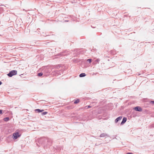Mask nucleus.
Returning <instances> with one entry per match:
<instances>
[{"mask_svg": "<svg viewBox=\"0 0 154 154\" xmlns=\"http://www.w3.org/2000/svg\"><path fill=\"white\" fill-rule=\"evenodd\" d=\"M131 69H128L127 70V72H126V73H127V72H128V73H129V72H131Z\"/></svg>", "mask_w": 154, "mask_h": 154, "instance_id": "nucleus-18", "label": "nucleus"}, {"mask_svg": "<svg viewBox=\"0 0 154 154\" xmlns=\"http://www.w3.org/2000/svg\"><path fill=\"white\" fill-rule=\"evenodd\" d=\"M3 119L5 122H8L10 120V118L9 117H6L4 118Z\"/></svg>", "mask_w": 154, "mask_h": 154, "instance_id": "nucleus-13", "label": "nucleus"}, {"mask_svg": "<svg viewBox=\"0 0 154 154\" xmlns=\"http://www.w3.org/2000/svg\"><path fill=\"white\" fill-rule=\"evenodd\" d=\"M42 72L44 76H48L49 75L50 71L48 68L46 67H44L42 70Z\"/></svg>", "mask_w": 154, "mask_h": 154, "instance_id": "nucleus-2", "label": "nucleus"}, {"mask_svg": "<svg viewBox=\"0 0 154 154\" xmlns=\"http://www.w3.org/2000/svg\"><path fill=\"white\" fill-rule=\"evenodd\" d=\"M44 111V109H36L35 110V111L36 112H42Z\"/></svg>", "mask_w": 154, "mask_h": 154, "instance_id": "nucleus-9", "label": "nucleus"}, {"mask_svg": "<svg viewBox=\"0 0 154 154\" xmlns=\"http://www.w3.org/2000/svg\"><path fill=\"white\" fill-rule=\"evenodd\" d=\"M92 61L91 59L90 58L87 60V61L89 62V63H91Z\"/></svg>", "mask_w": 154, "mask_h": 154, "instance_id": "nucleus-17", "label": "nucleus"}, {"mask_svg": "<svg viewBox=\"0 0 154 154\" xmlns=\"http://www.w3.org/2000/svg\"><path fill=\"white\" fill-rule=\"evenodd\" d=\"M133 109L136 111L141 112L142 111L141 107L140 106H136L133 108Z\"/></svg>", "mask_w": 154, "mask_h": 154, "instance_id": "nucleus-5", "label": "nucleus"}, {"mask_svg": "<svg viewBox=\"0 0 154 154\" xmlns=\"http://www.w3.org/2000/svg\"><path fill=\"white\" fill-rule=\"evenodd\" d=\"M21 135L20 134L19 132H16L14 133L12 136L11 135H10L8 137H12L14 140H16Z\"/></svg>", "mask_w": 154, "mask_h": 154, "instance_id": "nucleus-3", "label": "nucleus"}, {"mask_svg": "<svg viewBox=\"0 0 154 154\" xmlns=\"http://www.w3.org/2000/svg\"><path fill=\"white\" fill-rule=\"evenodd\" d=\"M48 113V112H42V113H41V114L42 116H44V115H46V114H47Z\"/></svg>", "mask_w": 154, "mask_h": 154, "instance_id": "nucleus-16", "label": "nucleus"}, {"mask_svg": "<svg viewBox=\"0 0 154 154\" xmlns=\"http://www.w3.org/2000/svg\"><path fill=\"white\" fill-rule=\"evenodd\" d=\"M127 118L126 117H124L123 118L122 122L120 123V125H122L124 124L126 122Z\"/></svg>", "mask_w": 154, "mask_h": 154, "instance_id": "nucleus-6", "label": "nucleus"}, {"mask_svg": "<svg viewBox=\"0 0 154 154\" xmlns=\"http://www.w3.org/2000/svg\"><path fill=\"white\" fill-rule=\"evenodd\" d=\"M78 49H74V52H77L78 51Z\"/></svg>", "mask_w": 154, "mask_h": 154, "instance_id": "nucleus-26", "label": "nucleus"}, {"mask_svg": "<svg viewBox=\"0 0 154 154\" xmlns=\"http://www.w3.org/2000/svg\"><path fill=\"white\" fill-rule=\"evenodd\" d=\"M100 61V59L99 58L97 59L94 60L93 63L96 64L97 63H99Z\"/></svg>", "mask_w": 154, "mask_h": 154, "instance_id": "nucleus-10", "label": "nucleus"}, {"mask_svg": "<svg viewBox=\"0 0 154 154\" xmlns=\"http://www.w3.org/2000/svg\"><path fill=\"white\" fill-rule=\"evenodd\" d=\"M86 75L85 73H82L80 74L79 76L80 77H83L85 76Z\"/></svg>", "mask_w": 154, "mask_h": 154, "instance_id": "nucleus-11", "label": "nucleus"}, {"mask_svg": "<svg viewBox=\"0 0 154 154\" xmlns=\"http://www.w3.org/2000/svg\"><path fill=\"white\" fill-rule=\"evenodd\" d=\"M148 110L146 109H145L143 111V112L144 113H147L148 112Z\"/></svg>", "mask_w": 154, "mask_h": 154, "instance_id": "nucleus-20", "label": "nucleus"}, {"mask_svg": "<svg viewBox=\"0 0 154 154\" xmlns=\"http://www.w3.org/2000/svg\"><path fill=\"white\" fill-rule=\"evenodd\" d=\"M43 75H44V74L42 71L41 72H40L38 73L37 74V76H39V77H41Z\"/></svg>", "mask_w": 154, "mask_h": 154, "instance_id": "nucleus-12", "label": "nucleus"}, {"mask_svg": "<svg viewBox=\"0 0 154 154\" xmlns=\"http://www.w3.org/2000/svg\"><path fill=\"white\" fill-rule=\"evenodd\" d=\"M53 151L54 152H55L56 150H57V147H53Z\"/></svg>", "mask_w": 154, "mask_h": 154, "instance_id": "nucleus-21", "label": "nucleus"}, {"mask_svg": "<svg viewBox=\"0 0 154 154\" xmlns=\"http://www.w3.org/2000/svg\"><path fill=\"white\" fill-rule=\"evenodd\" d=\"M60 65H58V66H57V68H58H58H60Z\"/></svg>", "mask_w": 154, "mask_h": 154, "instance_id": "nucleus-27", "label": "nucleus"}, {"mask_svg": "<svg viewBox=\"0 0 154 154\" xmlns=\"http://www.w3.org/2000/svg\"><path fill=\"white\" fill-rule=\"evenodd\" d=\"M91 107V106H90V105H88L86 106L85 107L86 109H88Z\"/></svg>", "mask_w": 154, "mask_h": 154, "instance_id": "nucleus-19", "label": "nucleus"}, {"mask_svg": "<svg viewBox=\"0 0 154 154\" xmlns=\"http://www.w3.org/2000/svg\"><path fill=\"white\" fill-rule=\"evenodd\" d=\"M126 154H134L132 152H128L126 153Z\"/></svg>", "mask_w": 154, "mask_h": 154, "instance_id": "nucleus-25", "label": "nucleus"}, {"mask_svg": "<svg viewBox=\"0 0 154 154\" xmlns=\"http://www.w3.org/2000/svg\"><path fill=\"white\" fill-rule=\"evenodd\" d=\"M17 71L16 70H12L10 71L9 73L7 74L9 77H12V76L17 74Z\"/></svg>", "mask_w": 154, "mask_h": 154, "instance_id": "nucleus-4", "label": "nucleus"}, {"mask_svg": "<svg viewBox=\"0 0 154 154\" xmlns=\"http://www.w3.org/2000/svg\"><path fill=\"white\" fill-rule=\"evenodd\" d=\"M79 102V99H77L76 100H75L74 102V103L75 104H76L78 103Z\"/></svg>", "mask_w": 154, "mask_h": 154, "instance_id": "nucleus-15", "label": "nucleus"}, {"mask_svg": "<svg viewBox=\"0 0 154 154\" xmlns=\"http://www.w3.org/2000/svg\"><path fill=\"white\" fill-rule=\"evenodd\" d=\"M36 144H37V146H39V145L38 143H36Z\"/></svg>", "mask_w": 154, "mask_h": 154, "instance_id": "nucleus-28", "label": "nucleus"}, {"mask_svg": "<svg viewBox=\"0 0 154 154\" xmlns=\"http://www.w3.org/2000/svg\"><path fill=\"white\" fill-rule=\"evenodd\" d=\"M122 118V116H120L116 119L115 120V122L117 123Z\"/></svg>", "mask_w": 154, "mask_h": 154, "instance_id": "nucleus-7", "label": "nucleus"}, {"mask_svg": "<svg viewBox=\"0 0 154 154\" xmlns=\"http://www.w3.org/2000/svg\"><path fill=\"white\" fill-rule=\"evenodd\" d=\"M150 103L154 104V101H149Z\"/></svg>", "mask_w": 154, "mask_h": 154, "instance_id": "nucleus-22", "label": "nucleus"}, {"mask_svg": "<svg viewBox=\"0 0 154 154\" xmlns=\"http://www.w3.org/2000/svg\"><path fill=\"white\" fill-rule=\"evenodd\" d=\"M3 110L2 109H0V114H2L3 113Z\"/></svg>", "mask_w": 154, "mask_h": 154, "instance_id": "nucleus-23", "label": "nucleus"}, {"mask_svg": "<svg viewBox=\"0 0 154 154\" xmlns=\"http://www.w3.org/2000/svg\"><path fill=\"white\" fill-rule=\"evenodd\" d=\"M150 127L152 128H154V124L151 125Z\"/></svg>", "mask_w": 154, "mask_h": 154, "instance_id": "nucleus-24", "label": "nucleus"}, {"mask_svg": "<svg viewBox=\"0 0 154 154\" xmlns=\"http://www.w3.org/2000/svg\"><path fill=\"white\" fill-rule=\"evenodd\" d=\"M53 142L51 139L47 137H42L38 140V143L43 146L45 149L51 146Z\"/></svg>", "mask_w": 154, "mask_h": 154, "instance_id": "nucleus-1", "label": "nucleus"}, {"mask_svg": "<svg viewBox=\"0 0 154 154\" xmlns=\"http://www.w3.org/2000/svg\"><path fill=\"white\" fill-rule=\"evenodd\" d=\"M69 21V20H65V22H68Z\"/></svg>", "mask_w": 154, "mask_h": 154, "instance_id": "nucleus-30", "label": "nucleus"}, {"mask_svg": "<svg viewBox=\"0 0 154 154\" xmlns=\"http://www.w3.org/2000/svg\"><path fill=\"white\" fill-rule=\"evenodd\" d=\"M2 82L0 81V85L2 84Z\"/></svg>", "mask_w": 154, "mask_h": 154, "instance_id": "nucleus-29", "label": "nucleus"}, {"mask_svg": "<svg viewBox=\"0 0 154 154\" xmlns=\"http://www.w3.org/2000/svg\"><path fill=\"white\" fill-rule=\"evenodd\" d=\"M106 136H107V137H109V135L108 134H106V133H103L101 134L100 135V137H104Z\"/></svg>", "mask_w": 154, "mask_h": 154, "instance_id": "nucleus-8", "label": "nucleus"}, {"mask_svg": "<svg viewBox=\"0 0 154 154\" xmlns=\"http://www.w3.org/2000/svg\"><path fill=\"white\" fill-rule=\"evenodd\" d=\"M65 52H61V53H58L57 54V55L58 56H59V55H61V56H65L66 55L65 54H64L63 53H64Z\"/></svg>", "mask_w": 154, "mask_h": 154, "instance_id": "nucleus-14", "label": "nucleus"}]
</instances>
